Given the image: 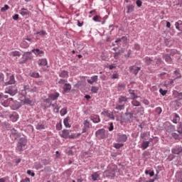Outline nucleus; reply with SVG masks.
I'll use <instances>...</instances> for the list:
<instances>
[{"label":"nucleus","instance_id":"obj_1","mask_svg":"<svg viewBox=\"0 0 182 182\" xmlns=\"http://www.w3.org/2000/svg\"><path fill=\"white\" fill-rule=\"evenodd\" d=\"M116 171H117V166L115 165H109L107 170L104 171V177L113 178V177H116Z\"/></svg>","mask_w":182,"mask_h":182},{"label":"nucleus","instance_id":"obj_2","mask_svg":"<svg viewBox=\"0 0 182 182\" xmlns=\"http://www.w3.org/2000/svg\"><path fill=\"white\" fill-rule=\"evenodd\" d=\"M27 143L28 140L26 138H20L16 148V151H23L25 147H26Z\"/></svg>","mask_w":182,"mask_h":182},{"label":"nucleus","instance_id":"obj_3","mask_svg":"<svg viewBox=\"0 0 182 182\" xmlns=\"http://www.w3.org/2000/svg\"><path fill=\"white\" fill-rule=\"evenodd\" d=\"M5 93H8L11 96H15L18 93V87H16V85L9 86L6 89Z\"/></svg>","mask_w":182,"mask_h":182},{"label":"nucleus","instance_id":"obj_4","mask_svg":"<svg viewBox=\"0 0 182 182\" xmlns=\"http://www.w3.org/2000/svg\"><path fill=\"white\" fill-rule=\"evenodd\" d=\"M129 70L130 73H132V75H134V76H137L139 72H140V70H141V67L132 65L129 68Z\"/></svg>","mask_w":182,"mask_h":182},{"label":"nucleus","instance_id":"obj_5","mask_svg":"<svg viewBox=\"0 0 182 182\" xmlns=\"http://www.w3.org/2000/svg\"><path fill=\"white\" fill-rule=\"evenodd\" d=\"M7 100L9 102V105H10V106H12L14 110H16V109H19V107H21L19 102H18L17 101H14V98H9Z\"/></svg>","mask_w":182,"mask_h":182},{"label":"nucleus","instance_id":"obj_6","mask_svg":"<svg viewBox=\"0 0 182 182\" xmlns=\"http://www.w3.org/2000/svg\"><path fill=\"white\" fill-rule=\"evenodd\" d=\"M6 76L9 80L4 82L6 86H8L9 85H15V83H16V80H15V76L14 75H9V74L7 73Z\"/></svg>","mask_w":182,"mask_h":182},{"label":"nucleus","instance_id":"obj_7","mask_svg":"<svg viewBox=\"0 0 182 182\" xmlns=\"http://www.w3.org/2000/svg\"><path fill=\"white\" fill-rule=\"evenodd\" d=\"M95 136L98 139H105L106 137V131L104 129H98L95 132Z\"/></svg>","mask_w":182,"mask_h":182},{"label":"nucleus","instance_id":"obj_8","mask_svg":"<svg viewBox=\"0 0 182 182\" xmlns=\"http://www.w3.org/2000/svg\"><path fill=\"white\" fill-rule=\"evenodd\" d=\"M166 127H165V130L168 133H173L176 132V126L170 124L168 122L166 123Z\"/></svg>","mask_w":182,"mask_h":182},{"label":"nucleus","instance_id":"obj_9","mask_svg":"<svg viewBox=\"0 0 182 182\" xmlns=\"http://www.w3.org/2000/svg\"><path fill=\"white\" fill-rule=\"evenodd\" d=\"M128 136L127 134H117V140L118 141H122V143H124L127 141Z\"/></svg>","mask_w":182,"mask_h":182},{"label":"nucleus","instance_id":"obj_10","mask_svg":"<svg viewBox=\"0 0 182 182\" xmlns=\"http://www.w3.org/2000/svg\"><path fill=\"white\" fill-rule=\"evenodd\" d=\"M129 100V98L126 96L120 95L118 98V103L119 105H124L126 106V103H127V101Z\"/></svg>","mask_w":182,"mask_h":182},{"label":"nucleus","instance_id":"obj_11","mask_svg":"<svg viewBox=\"0 0 182 182\" xmlns=\"http://www.w3.org/2000/svg\"><path fill=\"white\" fill-rule=\"evenodd\" d=\"M84 127L82 128V133H86V132H87V130H89V129H90V122H89V120L85 119L84 121Z\"/></svg>","mask_w":182,"mask_h":182},{"label":"nucleus","instance_id":"obj_12","mask_svg":"<svg viewBox=\"0 0 182 182\" xmlns=\"http://www.w3.org/2000/svg\"><path fill=\"white\" fill-rule=\"evenodd\" d=\"M100 171L94 172L91 175L92 181H97L98 180H100Z\"/></svg>","mask_w":182,"mask_h":182},{"label":"nucleus","instance_id":"obj_13","mask_svg":"<svg viewBox=\"0 0 182 182\" xmlns=\"http://www.w3.org/2000/svg\"><path fill=\"white\" fill-rule=\"evenodd\" d=\"M59 77H62L63 79H65L68 80V77H69V72H68L67 70H61L59 73Z\"/></svg>","mask_w":182,"mask_h":182},{"label":"nucleus","instance_id":"obj_14","mask_svg":"<svg viewBox=\"0 0 182 182\" xmlns=\"http://www.w3.org/2000/svg\"><path fill=\"white\" fill-rule=\"evenodd\" d=\"M171 153L173 154H180V153H182V147L180 146H175L171 149Z\"/></svg>","mask_w":182,"mask_h":182},{"label":"nucleus","instance_id":"obj_15","mask_svg":"<svg viewBox=\"0 0 182 182\" xmlns=\"http://www.w3.org/2000/svg\"><path fill=\"white\" fill-rule=\"evenodd\" d=\"M98 79H99V77L97 75H93L90 77V79L87 80V82L90 85H93V83L97 82Z\"/></svg>","mask_w":182,"mask_h":182},{"label":"nucleus","instance_id":"obj_16","mask_svg":"<svg viewBox=\"0 0 182 182\" xmlns=\"http://www.w3.org/2000/svg\"><path fill=\"white\" fill-rule=\"evenodd\" d=\"M19 14L22 16H29V14H31V11H29V10H28V9L22 8L19 11Z\"/></svg>","mask_w":182,"mask_h":182},{"label":"nucleus","instance_id":"obj_17","mask_svg":"<svg viewBox=\"0 0 182 182\" xmlns=\"http://www.w3.org/2000/svg\"><path fill=\"white\" fill-rule=\"evenodd\" d=\"M32 52L34 53V55H36V56H43V55H45V52L39 50V48L33 49Z\"/></svg>","mask_w":182,"mask_h":182},{"label":"nucleus","instance_id":"obj_18","mask_svg":"<svg viewBox=\"0 0 182 182\" xmlns=\"http://www.w3.org/2000/svg\"><path fill=\"white\" fill-rule=\"evenodd\" d=\"M69 134H70V130H69V129H63L62 131V133L60 134V136L63 139H68V137H69Z\"/></svg>","mask_w":182,"mask_h":182},{"label":"nucleus","instance_id":"obj_19","mask_svg":"<svg viewBox=\"0 0 182 182\" xmlns=\"http://www.w3.org/2000/svg\"><path fill=\"white\" fill-rule=\"evenodd\" d=\"M59 96H60V94H59V92H55L53 94H50L49 99L50 100H58Z\"/></svg>","mask_w":182,"mask_h":182},{"label":"nucleus","instance_id":"obj_20","mask_svg":"<svg viewBox=\"0 0 182 182\" xmlns=\"http://www.w3.org/2000/svg\"><path fill=\"white\" fill-rule=\"evenodd\" d=\"M38 65L39 66H46L48 65V60L46 58H42L38 60Z\"/></svg>","mask_w":182,"mask_h":182},{"label":"nucleus","instance_id":"obj_21","mask_svg":"<svg viewBox=\"0 0 182 182\" xmlns=\"http://www.w3.org/2000/svg\"><path fill=\"white\" fill-rule=\"evenodd\" d=\"M63 90L65 93H69V92L72 90V85L70 83L67 82L63 87Z\"/></svg>","mask_w":182,"mask_h":182},{"label":"nucleus","instance_id":"obj_22","mask_svg":"<svg viewBox=\"0 0 182 182\" xmlns=\"http://www.w3.org/2000/svg\"><path fill=\"white\" fill-rule=\"evenodd\" d=\"M90 119L94 123H100V117L99 115H92L90 117Z\"/></svg>","mask_w":182,"mask_h":182},{"label":"nucleus","instance_id":"obj_23","mask_svg":"<svg viewBox=\"0 0 182 182\" xmlns=\"http://www.w3.org/2000/svg\"><path fill=\"white\" fill-rule=\"evenodd\" d=\"M70 120V117H67L66 118L64 119L63 123L65 127L70 129L71 126L70 124H69V121Z\"/></svg>","mask_w":182,"mask_h":182},{"label":"nucleus","instance_id":"obj_24","mask_svg":"<svg viewBox=\"0 0 182 182\" xmlns=\"http://www.w3.org/2000/svg\"><path fill=\"white\" fill-rule=\"evenodd\" d=\"M52 107L53 108L54 113H59V110L60 109V106H59L58 104H52Z\"/></svg>","mask_w":182,"mask_h":182},{"label":"nucleus","instance_id":"obj_25","mask_svg":"<svg viewBox=\"0 0 182 182\" xmlns=\"http://www.w3.org/2000/svg\"><path fill=\"white\" fill-rule=\"evenodd\" d=\"M10 119L12 120V122H18V119H19V115L16 113H14L10 116Z\"/></svg>","mask_w":182,"mask_h":182},{"label":"nucleus","instance_id":"obj_26","mask_svg":"<svg viewBox=\"0 0 182 182\" xmlns=\"http://www.w3.org/2000/svg\"><path fill=\"white\" fill-rule=\"evenodd\" d=\"M175 26L178 29V31H180V32H182V21H178L176 22Z\"/></svg>","mask_w":182,"mask_h":182},{"label":"nucleus","instance_id":"obj_27","mask_svg":"<svg viewBox=\"0 0 182 182\" xmlns=\"http://www.w3.org/2000/svg\"><path fill=\"white\" fill-rule=\"evenodd\" d=\"M164 59L168 63H171V56L170 54H165L164 55Z\"/></svg>","mask_w":182,"mask_h":182},{"label":"nucleus","instance_id":"obj_28","mask_svg":"<svg viewBox=\"0 0 182 182\" xmlns=\"http://www.w3.org/2000/svg\"><path fill=\"white\" fill-rule=\"evenodd\" d=\"M124 107H126V105L124 104H117L115 106L116 110H124Z\"/></svg>","mask_w":182,"mask_h":182},{"label":"nucleus","instance_id":"obj_29","mask_svg":"<svg viewBox=\"0 0 182 182\" xmlns=\"http://www.w3.org/2000/svg\"><path fill=\"white\" fill-rule=\"evenodd\" d=\"M127 14H132V12L134 11V6H133L132 4H129L127 6Z\"/></svg>","mask_w":182,"mask_h":182},{"label":"nucleus","instance_id":"obj_30","mask_svg":"<svg viewBox=\"0 0 182 182\" xmlns=\"http://www.w3.org/2000/svg\"><path fill=\"white\" fill-rule=\"evenodd\" d=\"M144 63H146V65H151L153 60L151 58H150L149 57H145L143 59Z\"/></svg>","mask_w":182,"mask_h":182},{"label":"nucleus","instance_id":"obj_31","mask_svg":"<svg viewBox=\"0 0 182 182\" xmlns=\"http://www.w3.org/2000/svg\"><path fill=\"white\" fill-rule=\"evenodd\" d=\"M129 95H132L131 99H132V100H134V99H137L139 97V96L136 95L134 90H129Z\"/></svg>","mask_w":182,"mask_h":182},{"label":"nucleus","instance_id":"obj_32","mask_svg":"<svg viewBox=\"0 0 182 182\" xmlns=\"http://www.w3.org/2000/svg\"><path fill=\"white\" fill-rule=\"evenodd\" d=\"M149 144H150V141H144L141 144V147H142L143 150H146V149H147V147H149Z\"/></svg>","mask_w":182,"mask_h":182},{"label":"nucleus","instance_id":"obj_33","mask_svg":"<svg viewBox=\"0 0 182 182\" xmlns=\"http://www.w3.org/2000/svg\"><path fill=\"white\" fill-rule=\"evenodd\" d=\"M173 123H175V124H177L178 123V122H180V117L178 116V114H174V117L172 120Z\"/></svg>","mask_w":182,"mask_h":182},{"label":"nucleus","instance_id":"obj_34","mask_svg":"<svg viewBox=\"0 0 182 182\" xmlns=\"http://www.w3.org/2000/svg\"><path fill=\"white\" fill-rule=\"evenodd\" d=\"M68 83V80L66 79H60V80L58 81V85L59 86H60V87H62L64 85L65 86V84H67Z\"/></svg>","mask_w":182,"mask_h":182},{"label":"nucleus","instance_id":"obj_35","mask_svg":"<svg viewBox=\"0 0 182 182\" xmlns=\"http://www.w3.org/2000/svg\"><path fill=\"white\" fill-rule=\"evenodd\" d=\"M35 35H38V36H41V38H43V36H46V35H48V33H46V31H41L36 33Z\"/></svg>","mask_w":182,"mask_h":182},{"label":"nucleus","instance_id":"obj_36","mask_svg":"<svg viewBox=\"0 0 182 182\" xmlns=\"http://www.w3.org/2000/svg\"><path fill=\"white\" fill-rule=\"evenodd\" d=\"M34 168H36V170H41V168H43V165L39 162H36L34 165Z\"/></svg>","mask_w":182,"mask_h":182},{"label":"nucleus","instance_id":"obj_37","mask_svg":"<svg viewBox=\"0 0 182 182\" xmlns=\"http://www.w3.org/2000/svg\"><path fill=\"white\" fill-rule=\"evenodd\" d=\"M21 48H29V43H28V42H26V40L24 38L22 43H21Z\"/></svg>","mask_w":182,"mask_h":182},{"label":"nucleus","instance_id":"obj_38","mask_svg":"<svg viewBox=\"0 0 182 182\" xmlns=\"http://www.w3.org/2000/svg\"><path fill=\"white\" fill-rule=\"evenodd\" d=\"M105 113L107 117H109L111 120H114V115L113 114V112H106Z\"/></svg>","mask_w":182,"mask_h":182},{"label":"nucleus","instance_id":"obj_39","mask_svg":"<svg viewBox=\"0 0 182 182\" xmlns=\"http://www.w3.org/2000/svg\"><path fill=\"white\" fill-rule=\"evenodd\" d=\"M181 134H179V133L177 134L173 132V133L171 134V136H172V137H173V139H175V140H178V139H180Z\"/></svg>","mask_w":182,"mask_h":182},{"label":"nucleus","instance_id":"obj_40","mask_svg":"<svg viewBox=\"0 0 182 182\" xmlns=\"http://www.w3.org/2000/svg\"><path fill=\"white\" fill-rule=\"evenodd\" d=\"M126 87V85L124 84H118L117 90L119 92H122V90H124V88Z\"/></svg>","mask_w":182,"mask_h":182},{"label":"nucleus","instance_id":"obj_41","mask_svg":"<svg viewBox=\"0 0 182 182\" xmlns=\"http://www.w3.org/2000/svg\"><path fill=\"white\" fill-rule=\"evenodd\" d=\"M37 130H43L45 129V125L42 124H38L36 127Z\"/></svg>","mask_w":182,"mask_h":182},{"label":"nucleus","instance_id":"obj_42","mask_svg":"<svg viewBox=\"0 0 182 182\" xmlns=\"http://www.w3.org/2000/svg\"><path fill=\"white\" fill-rule=\"evenodd\" d=\"M60 115L61 116H65V114H68V108H63L60 111Z\"/></svg>","mask_w":182,"mask_h":182},{"label":"nucleus","instance_id":"obj_43","mask_svg":"<svg viewBox=\"0 0 182 182\" xmlns=\"http://www.w3.org/2000/svg\"><path fill=\"white\" fill-rule=\"evenodd\" d=\"M11 56H21V53L19 51H12L11 53Z\"/></svg>","mask_w":182,"mask_h":182},{"label":"nucleus","instance_id":"obj_44","mask_svg":"<svg viewBox=\"0 0 182 182\" xmlns=\"http://www.w3.org/2000/svg\"><path fill=\"white\" fill-rule=\"evenodd\" d=\"M23 103H24L25 105H31L32 103V101L30 100L28 98H25L24 100H22Z\"/></svg>","mask_w":182,"mask_h":182},{"label":"nucleus","instance_id":"obj_45","mask_svg":"<svg viewBox=\"0 0 182 182\" xmlns=\"http://www.w3.org/2000/svg\"><path fill=\"white\" fill-rule=\"evenodd\" d=\"M159 92L161 93V95H162V96H166V95H167V90H163V88L159 89Z\"/></svg>","mask_w":182,"mask_h":182},{"label":"nucleus","instance_id":"obj_46","mask_svg":"<svg viewBox=\"0 0 182 182\" xmlns=\"http://www.w3.org/2000/svg\"><path fill=\"white\" fill-rule=\"evenodd\" d=\"M176 132H178L179 134H182V124L178 126Z\"/></svg>","mask_w":182,"mask_h":182},{"label":"nucleus","instance_id":"obj_47","mask_svg":"<svg viewBox=\"0 0 182 182\" xmlns=\"http://www.w3.org/2000/svg\"><path fill=\"white\" fill-rule=\"evenodd\" d=\"M132 106L139 107V106H140V102H139L137 100H134L132 102Z\"/></svg>","mask_w":182,"mask_h":182},{"label":"nucleus","instance_id":"obj_48","mask_svg":"<svg viewBox=\"0 0 182 182\" xmlns=\"http://www.w3.org/2000/svg\"><path fill=\"white\" fill-rule=\"evenodd\" d=\"M155 112L156 113H157L158 114H161V112H163V109H161V107H158L155 109Z\"/></svg>","mask_w":182,"mask_h":182},{"label":"nucleus","instance_id":"obj_49","mask_svg":"<svg viewBox=\"0 0 182 182\" xmlns=\"http://www.w3.org/2000/svg\"><path fill=\"white\" fill-rule=\"evenodd\" d=\"M30 76L31 77H39V73H30Z\"/></svg>","mask_w":182,"mask_h":182},{"label":"nucleus","instance_id":"obj_50","mask_svg":"<svg viewBox=\"0 0 182 182\" xmlns=\"http://www.w3.org/2000/svg\"><path fill=\"white\" fill-rule=\"evenodd\" d=\"M99 88L97 87L92 86L91 88L92 93H97Z\"/></svg>","mask_w":182,"mask_h":182},{"label":"nucleus","instance_id":"obj_51","mask_svg":"<svg viewBox=\"0 0 182 182\" xmlns=\"http://www.w3.org/2000/svg\"><path fill=\"white\" fill-rule=\"evenodd\" d=\"M9 9V6L8 4L4 5V7L1 9V12H5L6 11H8Z\"/></svg>","mask_w":182,"mask_h":182},{"label":"nucleus","instance_id":"obj_52","mask_svg":"<svg viewBox=\"0 0 182 182\" xmlns=\"http://www.w3.org/2000/svg\"><path fill=\"white\" fill-rule=\"evenodd\" d=\"M92 19L95 21V22H100V19H102V18H100L99 16H95Z\"/></svg>","mask_w":182,"mask_h":182},{"label":"nucleus","instance_id":"obj_53","mask_svg":"<svg viewBox=\"0 0 182 182\" xmlns=\"http://www.w3.org/2000/svg\"><path fill=\"white\" fill-rule=\"evenodd\" d=\"M23 90L24 92H29V90H31V87H29V85H23Z\"/></svg>","mask_w":182,"mask_h":182},{"label":"nucleus","instance_id":"obj_54","mask_svg":"<svg viewBox=\"0 0 182 182\" xmlns=\"http://www.w3.org/2000/svg\"><path fill=\"white\" fill-rule=\"evenodd\" d=\"M124 144H114V147H115V149H120L121 147H123Z\"/></svg>","mask_w":182,"mask_h":182},{"label":"nucleus","instance_id":"obj_55","mask_svg":"<svg viewBox=\"0 0 182 182\" xmlns=\"http://www.w3.org/2000/svg\"><path fill=\"white\" fill-rule=\"evenodd\" d=\"M11 134L13 136H18V131H16L15 129H12L11 130Z\"/></svg>","mask_w":182,"mask_h":182},{"label":"nucleus","instance_id":"obj_56","mask_svg":"<svg viewBox=\"0 0 182 182\" xmlns=\"http://www.w3.org/2000/svg\"><path fill=\"white\" fill-rule=\"evenodd\" d=\"M114 127L113 126V122L109 123V127H108L109 132H113Z\"/></svg>","mask_w":182,"mask_h":182},{"label":"nucleus","instance_id":"obj_57","mask_svg":"<svg viewBox=\"0 0 182 182\" xmlns=\"http://www.w3.org/2000/svg\"><path fill=\"white\" fill-rule=\"evenodd\" d=\"M29 92H31V93H35L38 92V87H33V88H30Z\"/></svg>","mask_w":182,"mask_h":182},{"label":"nucleus","instance_id":"obj_58","mask_svg":"<svg viewBox=\"0 0 182 182\" xmlns=\"http://www.w3.org/2000/svg\"><path fill=\"white\" fill-rule=\"evenodd\" d=\"M27 174H28V176H31V177H35V173L32 172L31 170L27 171Z\"/></svg>","mask_w":182,"mask_h":182},{"label":"nucleus","instance_id":"obj_59","mask_svg":"<svg viewBox=\"0 0 182 182\" xmlns=\"http://www.w3.org/2000/svg\"><path fill=\"white\" fill-rule=\"evenodd\" d=\"M42 163H43V164H44V166H48V164H49L50 161H49V160H47V159H43Z\"/></svg>","mask_w":182,"mask_h":182},{"label":"nucleus","instance_id":"obj_60","mask_svg":"<svg viewBox=\"0 0 182 182\" xmlns=\"http://www.w3.org/2000/svg\"><path fill=\"white\" fill-rule=\"evenodd\" d=\"M1 83H4V75L2 73H0V85H1Z\"/></svg>","mask_w":182,"mask_h":182},{"label":"nucleus","instance_id":"obj_61","mask_svg":"<svg viewBox=\"0 0 182 182\" xmlns=\"http://www.w3.org/2000/svg\"><path fill=\"white\" fill-rule=\"evenodd\" d=\"M136 4L137 6H138L139 8H140V6H141V5H142L143 3H142L141 1H140V0H136Z\"/></svg>","mask_w":182,"mask_h":182},{"label":"nucleus","instance_id":"obj_62","mask_svg":"<svg viewBox=\"0 0 182 182\" xmlns=\"http://www.w3.org/2000/svg\"><path fill=\"white\" fill-rule=\"evenodd\" d=\"M134 48L135 50H140V46L137 43L134 44Z\"/></svg>","mask_w":182,"mask_h":182},{"label":"nucleus","instance_id":"obj_63","mask_svg":"<svg viewBox=\"0 0 182 182\" xmlns=\"http://www.w3.org/2000/svg\"><path fill=\"white\" fill-rule=\"evenodd\" d=\"M112 79H119V74L115 73L112 75Z\"/></svg>","mask_w":182,"mask_h":182},{"label":"nucleus","instance_id":"obj_64","mask_svg":"<svg viewBox=\"0 0 182 182\" xmlns=\"http://www.w3.org/2000/svg\"><path fill=\"white\" fill-rule=\"evenodd\" d=\"M20 182H31V179L29 178H26L21 180Z\"/></svg>","mask_w":182,"mask_h":182}]
</instances>
